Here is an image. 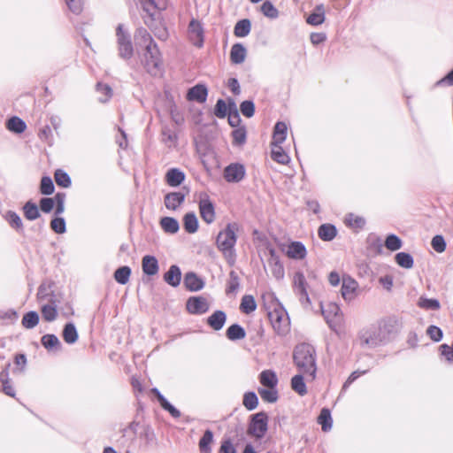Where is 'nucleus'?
Here are the masks:
<instances>
[{"label":"nucleus","mask_w":453,"mask_h":453,"mask_svg":"<svg viewBox=\"0 0 453 453\" xmlns=\"http://www.w3.org/2000/svg\"><path fill=\"white\" fill-rule=\"evenodd\" d=\"M134 40L138 47H144L142 62L147 72L153 75L159 73L163 65L162 56L150 34L140 27L135 31Z\"/></svg>","instance_id":"f257e3e1"},{"label":"nucleus","mask_w":453,"mask_h":453,"mask_svg":"<svg viewBox=\"0 0 453 453\" xmlns=\"http://www.w3.org/2000/svg\"><path fill=\"white\" fill-rule=\"evenodd\" d=\"M294 363L298 371L303 375L315 379L317 371L315 350L312 346L307 343L297 345L293 353Z\"/></svg>","instance_id":"f03ea898"},{"label":"nucleus","mask_w":453,"mask_h":453,"mask_svg":"<svg viewBox=\"0 0 453 453\" xmlns=\"http://www.w3.org/2000/svg\"><path fill=\"white\" fill-rule=\"evenodd\" d=\"M267 316L273 331L280 336H286L290 333L291 323L287 311L281 304L273 302L268 307Z\"/></svg>","instance_id":"7ed1b4c3"},{"label":"nucleus","mask_w":453,"mask_h":453,"mask_svg":"<svg viewBox=\"0 0 453 453\" xmlns=\"http://www.w3.org/2000/svg\"><path fill=\"white\" fill-rule=\"evenodd\" d=\"M237 230V224L229 223L217 236V247L225 257H229L230 258L234 257V247L237 239L235 233Z\"/></svg>","instance_id":"20e7f679"},{"label":"nucleus","mask_w":453,"mask_h":453,"mask_svg":"<svg viewBox=\"0 0 453 453\" xmlns=\"http://www.w3.org/2000/svg\"><path fill=\"white\" fill-rule=\"evenodd\" d=\"M37 300L41 306V313L42 319L47 322L54 321L58 317V300L56 295L51 293H44L42 288H40L37 293Z\"/></svg>","instance_id":"39448f33"},{"label":"nucleus","mask_w":453,"mask_h":453,"mask_svg":"<svg viewBox=\"0 0 453 453\" xmlns=\"http://www.w3.org/2000/svg\"><path fill=\"white\" fill-rule=\"evenodd\" d=\"M322 313L330 328L337 334L345 332L344 318L336 303H329L326 306H322Z\"/></svg>","instance_id":"423d86ee"},{"label":"nucleus","mask_w":453,"mask_h":453,"mask_svg":"<svg viewBox=\"0 0 453 453\" xmlns=\"http://www.w3.org/2000/svg\"><path fill=\"white\" fill-rule=\"evenodd\" d=\"M268 417L265 412H258L253 415L248 428V434L251 436L261 439L267 431Z\"/></svg>","instance_id":"0eeeda50"},{"label":"nucleus","mask_w":453,"mask_h":453,"mask_svg":"<svg viewBox=\"0 0 453 453\" xmlns=\"http://www.w3.org/2000/svg\"><path fill=\"white\" fill-rule=\"evenodd\" d=\"M119 56L130 58L134 54V48L130 37L124 33L123 26L119 25L116 30Z\"/></svg>","instance_id":"6e6552de"},{"label":"nucleus","mask_w":453,"mask_h":453,"mask_svg":"<svg viewBox=\"0 0 453 453\" xmlns=\"http://www.w3.org/2000/svg\"><path fill=\"white\" fill-rule=\"evenodd\" d=\"M188 36L193 45L197 48L203 47L204 42V31L199 20L192 19L189 22Z\"/></svg>","instance_id":"1a4fd4ad"},{"label":"nucleus","mask_w":453,"mask_h":453,"mask_svg":"<svg viewBox=\"0 0 453 453\" xmlns=\"http://www.w3.org/2000/svg\"><path fill=\"white\" fill-rule=\"evenodd\" d=\"M198 208L200 216L205 223L211 224L214 222L216 219L215 207L207 195L200 198Z\"/></svg>","instance_id":"9d476101"},{"label":"nucleus","mask_w":453,"mask_h":453,"mask_svg":"<svg viewBox=\"0 0 453 453\" xmlns=\"http://www.w3.org/2000/svg\"><path fill=\"white\" fill-rule=\"evenodd\" d=\"M142 10L153 19L159 12L167 8L168 0H139Z\"/></svg>","instance_id":"9b49d317"},{"label":"nucleus","mask_w":453,"mask_h":453,"mask_svg":"<svg viewBox=\"0 0 453 453\" xmlns=\"http://www.w3.org/2000/svg\"><path fill=\"white\" fill-rule=\"evenodd\" d=\"M286 256L291 259L301 260L305 258L307 250L301 242H291L285 246L283 250Z\"/></svg>","instance_id":"f8f14e48"},{"label":"nucleus","mask_w":453,"mask_h":453,"mask_svg":"<svg viewBox=\"0 0 453 453\" xmlns=\"http://www.w3.org/2000/svg\"><path fill=\"white\" fill-rule=\"evenodd\" d=\"M187 310L192 314H203L209 309L207 300L203 296H193L187 301Z\"/></svg>","instance_id":"ddd939ff"},{"label":"nucleus","mask_w":453,"mask_h":453,"mask_svg":"<svg viewBox=\"0 0 453 453\" xmlns=\"http://www.w3.org/2000/svg\"><path fill=\"white\" fill-rule=\"evenodd\" d=\"M245 170L240 164H231L224 170V178L228 182H238L243 179Z\"/></svg>","instance_id":"4468645a"},{"label":"nucleus","mask_w":453,"mask_h":453,"mask_svg":"<svg viewBox=\"0 0 453 453\" xmlns=\"http://www.w3.org/2000/svg\"><path fill=\"white\" fill-rule=\"evenodd\" d=\"M358 283L350 277H343L342 285V296L344 300L350 301L356 296Z\"/></svg>","instance_id":"2eb2a0df"},{"label":"nucleus","mask_w":453,"mask_h":453,"mask_svg":"<svg viewBox=\"0 0 453 453\" xmlns=\"http://www.w3.org/2000/svg\"><path fill=\"white\" fill-rule=\"evenodd\" d=\"M208 95L207 88L204 85L197 84L188 89L187 93V99L188 101H196L198 103H204Z\"/></svg>","instance_id":"dca6fc26"},{"label":"nucleus","mask_w":453,"mask_h":453,"mask_svg":"<svg viewBox=\"0 0 453 453\" xmlns=\"http://www.w3.org/2000/svg\"><path fill=\"white\" fill-rule=\"evenodd\" d=\"M185 195L181 192H170L165 196V205L168 210H177L184 202Z\"/></svg>","instance_id":"f3484780"},{"label":"nucleus","mask_w":453,"mask_h":453,"mask_svg":"<svg viewBox=\"0 0 453 453\" xmlns=\"http://www.w3.org/2000/svg\"><path fill=\"white\" fill-rule=\"evenodd\" d=\"M142 272L150 276L156 275L158 273V263L154 256H144L142 260Z\"/></svg>","instance_id":"a211bd4d"},{"label":"nucleus","mask_w":453,"mask_h":453,"mask_svg":"<svg viewBox=\"0 0 453 453\" xmlns=\"http://www.w3.org/2000/svg\"><path fill=\"white\" fill-rule=\"evenodd\" d=\"M0 383L2 385L1 391L8 396L15 397V389L12 384L8 368L0 372Z\"/></svg>","instance_id":"6ab92c4d"},{"label":"nucleus","mask_w":453,"mask_h":453,"mask_svg":"<svg viewBox=\"0 0 453 453\" xmlns=\"http://www.w3.org/2000/svg\"><path fill=\"white\" fill-rule=\"evenodd\" d=\"M226 320V315L222 311H216L207 319V324L215 331L220 330Z\"/></svg>","instance_id":"aec40b11"},{"label":"nucleus","mask_w":453,"mask_h":453,"mask_svg":"<svg viewBox=\"0 0 453 453\" xmlns=\"http://www.w3.org/2000/svg\"><path fill=\"white\" fill-rule=\"evenodd\" d=\"M307 281L303 273L296 272L293 276V287L295 290L302 296L308 297Z\"/></svg>","instance_id":"412c9836"},{"label":"nucleus","mask_w":453,"mask_h":453,"mask_svg":"<svg viewBox=\"0 0 453 453\" xmlns=\"http://www.w3.org/2000/svg\"><path fill=\"white\" fill-rule=\"evenodd\" d=\"M247 56V50L242 43H234L230 50V60L233 64H242Z\"/></svg>","instance_id":"4be33fe9"},{"label":"nucleus","mask_w":453,"mask_h":453,"mask_svg":"<svg viewBox=\"0 0 453 453\" xmlns=\"http://www.w3.org/2000/svg\"><path fill=\"white\" fill-rule=\"evenodd\" d=\"M288 127L285 122L279 121L273 128L272 144H281L287 137Z\"/></svg>","instance_id":"5701e85b"},{"label":"nucleus","mask_w":453,"mask_h":453,"mask_svg":"<svg viewBox=\"0 0 453 453\" xmlns=\"http://www.w3.org/2000/svg\"><path fill=\"white\" fill-rule=\"evenodd\" d=\"M185 180L183 172L177 168H172L165 174V181L170 187H177Z\"/></svg>","instance_id":"b1692460"},{"label":"nucleus","mask_w":453,"mask_h":453,"mask_svg":"<svg viewBox=\"0 0 453 453\" xmlns=\"http://www.w3.org/2000/svg\"><path fill=\"white\" fill-rule=\"evenodd\" d=\"M259 382L264 388H276L278 378L272 370H265L259 374Z\"/></svg>","instance_id":"393cba45"},{"label":"nucleus","mask_w":453,"mask_h":453,"mask_svg":"<svg viewBox=\"0 0 453 453\" xmlns=\"http://www.w3.org/2000/svg\"><path fill=\"white\" fill-rule=\"evenodd\" d=\"M271 157L273 160L281 165H287L289 162V157L280 144L271 143Z\"/></svg>","instance_id":"a878e982"},{"label":"nucleus","mask_w":453,"mask_h":453,"mask_svg":"<svg viewBox=\"0 0 453 453\" xmlns=\"http://www.w3.org/2000/svg\"><path fill=\"white\" fill-rule=\"evenodd\" d=\"M151 393L156 396L161 407L167 411L173 417L179 418L180 416V411L174 408L168 401L161 395L157 388H152Z\"/></svg>","instance_id":"bb28decb"},{"label":"nucleus","mask_w":453,"mask_h":453,"mask_svg":"<svg viewBox=\"0 0 453 453\" xmlns=\"http://www.w3.org/2000/svg\"><path fill=\"white\" fill-rule=\"evenodd\" d=\"M180 279L181 273L177 265H171L164 275L165 281L173 287H177L180 282Z\"/></svg>","instance_id":"cd10ccee"},{"label":"nucleus","mask_w":453,"mask_h":453,"mask_svg":"<svg viewBox=\"0 0 453 453\" xmlns=\"http://www.w3.org/2000/svg\"><path fill=\"white\" fill-rule=\"evenodd\" d=\"M344 223L347 226L354 230H360L365 226V219L360 215L349 213L344 218Z\"/></svg>","instance_id":"c85d7f7f"},{"label":"nucleus","mask_w":453,"mask_h":453,"mask_svg":"<svg viewBox=\"0 0 453 453\" xmlns=\"http://www.w3.org/2000/svg\"><path fill=\"white\" fill-rule=\"evenodd\" d=\"M184 285L190 291H197L203 288V282L194 273H188L184 277Z\"/></svg>","instance_id":"c756f323"},{"label":"nucleus","mask_w":453,"mask_h":453,"mask_svg":"<svg viewBox=\"0 0 453 453\" xmlns=\"http://www.w3.org/2000/svg\"><path fill=\"white\" fill-rule=\"evenodd\" d=\"M337 234V230L334 225L323 224L318 229L319 237L326 242L332 241Z\"/></svg>","instance_id":"7c9ffc66"},{"label":"nucleus","mask_w":453,"mask_h":453,"mask_svg":"<svg viewBox=\"0 0 453 453\" xmlns=\"http://www.w3.org/2000/svg\"><path fill=\"white\" fill-rule=\"evenodd\" d=\"M183 227L188 234H194L198 229V220L194 212H188L183 217Z\"/></svg>","instance_id":"2f4dec72"},{"label":"nucleus","mask_w":453,"mask_h":453,"mask_svg":"<svg viewBox=\"0 0 453 453\" xmlns=\"http://www.w3.org/2000/svg\"><path fill=\"white\" fill-rule=\"evenodd\" d=\"M251 29V23L250 19H243L242 20H239L234 28V35L236 37H245L247 36Z\"/></svg>","instance_id":"473e14b6"},{"label":"nucleus","mask_w":453,"mask_h":453,"mask_svg":"<svg viewBox=\"0 0 453 453\" xmlns=\"http://www.w3.org/2000/svg\"><path fill=\"white\" fill-rule=\"evenodd\" d=\"M332 422L330 411L326 408H323L318 417V423L321 426L322 431H329L332 428Z\"/></svg>","instance_id":"72a5a7b5"},{"label":"nucleus","mask_w":453,"mask_h":453,"mask_svg":"<svg viewBox=\"0 0 453 453\" xmlns=\"http://www.w3.org/2000/svg\"><path fill=\"white\" fill-rule=\"evenodd\" d=\"M64 341L68 344H73L78 340V332L73 323H68L65 326L63 334Z\"/></svg>","instance_id":"f704fd0d"},{"label":"nucleus","mask_w":453,"mask_h":453,"mask_svg":"<svg viewBox=\"0 0 453 453\" xmlns=\"http://www.w3.org/2000/svg\"><path fill=\"white\" fill-rule=\"evenodd\" d=\"M303 374L295 375L291 379V388L299 395H304L307 393V388L303 380Z\"/></svg>","instance_id":"c9c22d12"},{"label":"nucleus","mask_w":453,"mask_h":453,"mask_svg":"<svg viewBox=\"0 0 453 453\" xmlns=\"http://www.w3.org/2000/svg\"><path fill=\"white\" fill-rule=\"evenodd\" d=\"M257 309V303L253 296L245 295L242 298L240 310L245 314H250Z\"/></svg>","instance_id":"e433bc0d"},{"label":"nucleus","mask_w":453,"mask_h":453,"mask_svg":"<svg viewBox=\"0 0 453 453\" xmlns=\"http://www.w3.org/2000/svg\"><path fill=\"white\" fill-rule=\"evenodd\" d=\"M213 441V434L211 430H206L199 441V450L201 453H211V444Z\"/></svg>","instance_id":"4c0bfd02"},{"label":"nucleus","mask_w":453,"mask_h":453,"mask_svg":"<svg viewBox=\"0 0 453 453\" xmlns=\"http://www.w3.org/2000/svg\"><path fill=\"white\" fill-rule=\"evenodd\" d=\"M22 211L27 220H35L40 217L38 206L30 201L24 204Z\"/></svg>","instance_id":"58836bf2"},{"label":"nucleus","mask_w":453,"mask_h":453,"mask_svg":"<svg viewBox=\"0 0 453 453\" xmlns=\"http://www.w3.org/2000/svg\"><path fill=\"white\" fill-rule=\"evenodd\" d=\"M226 334V337L231 341L241 340L246 336L245 330L237 324L230 326L227 328Z\"/></svg>","instance_id":"ea45409f"},{"label":"nucleus","mask_w":453,"mask_h":453,"mask_svg":"<svg viewBox=\"0 0 453 453\" xmlns=\"http://www.w3.org/2000/svg\"><path fill=\"white\" fill-rule=\"evenodd\" d=\"M257 391L263 401L266 403H274L278 399L276 388H259Z\"/></svg>","instance_id":"a19ab883"},{"label":"nucleus","mask_w":453,"mask_h":453,"mask_svg":"<svg viewBox=\"0 0 453 453\" xmlns=\"http://www.w3.org/2000/svg\"><path fill=\"white\" fill-rule=\"evenodd\" d=\"M39 323V315L36 311H28L24 314L21 325L27 329H32L36 326Z\"/></svg>","instance_id":"79ce46f5"},{"label":"nucleus","mask_w":453,"mask_h":453,"mask_svg":"<svg viewBox=\"0 0 453 453\" xmlns=\"http://www.w3.org/2000/svg\"><path fill=\"white\" fill-rule=\"evenodd\" d=\"M160 225L165 232L170 234L177 233L180 228L178 221L171 217H165L161 219Z\"/></svg>","instance_id":"37998d69"},{"label":"nucleus","mask_w":453,"mask_h":453,"mask_svg":"<svg viewBox=\"0 0 453 453\" xmlns=\"http://www.w3.org/2000/svg\"><path fill=\"white\" fill-rule=\"evenodd\" d=\"M131 275V269L130 267L124 265L119 268H118L114 273V280L121 284L125 285L128 282L129 278Z\"/></svg>","instance_id":"c03bdc74"},{"label":"nucleus","mask_w":453,"mask_h":453,"mask_svg":"<svg viewBox=\"0 0 453 453\" xmlns=\"http://www.w3.org/2000/svg\"><path fill=\"white\" fill-rule=\"evenodd\" d=\"M396 264L403 268H411L413 266L412 257L406 252H399L395 257Z\"/></svg>","instance_id":"a18cd8bd"},{"label":"nucleus","mask_w":453,"mask_h":453,"mask_svg":"<svg viewBox=\"0 0 453 453\" xmlns=\"http://www.w3.org/2000/svg\"><path fill=\"white\" fill-rule=\"evenodd\" d=\"M7 128L10 131L20 134L25 131L26 124L25 122L18 117L11 118L6 124Z\"/></svg>","instance_id":"49530a36"},{"label":"nucleus","mask_w":453,"mask_h":453,"mask_svg":"<svg viewBox=\"0 0 453 453\" xmlns=\"http://www.w3.org/2000/svg\"><path fill=\"white\" fill-rule=\"evenodd\" d=\"M56 183L63 188H68L71 185V179L69 175L61 169H58L54 173Z\"/></svg>","instance_id":"de8ad7c7"},{"label":"nucleus","mask_w":453,"mask_h":453,"mask_svg":"<svg viewBox=\"0 0 453 453\" xmlns=\"http://www.w3.org/2000/svg\"><path fill=\"white\" fill-rule=\"evenodd\" d=\"M385 247L390 251H395L401 249L402 241L395 234H389L385 241Z\"/></svg>","instance_id":"09e8293b"},{"label":"nucleus","mask_w":453,"mask_h":453,"mask_svg":"<svg viewBox=\"0 0 453 453\" xmlns=\"http://www.w3.org/2000/svg\"><path fill=\"white\" fill-rule=\"evenodd\" d=\"M242 403L247 410L252 411L256 409L258 404L257 396L253 392L246 393L243 396Z\"/></svg>","instance_id":"8fccbe9b"},{"label":"nucleus","mask_w":453,"mask_h":453,"mask_svg":"<svg viewBox=\"0 0 453 453\" xmlns=\"http://www.w3.org/2000/svg\"><path fill=\"white\" fill-rule=\"evenodd\" d=\"M418 307L425 310H433L436 311L440 308V303L436 299H428V298H419L418 302Z\"/></svg>","instance_id":"3c124183"},{"label":"nucleus","mask_w":453,"mask_h":453,"mask_svg":"<svg viewBox=\"0 0 453 453\" xmlns=\"http://www.w3.org/2000/svg\"><path fill=\"white\" fill-rule=\"evenodd\" d=\"M233 144L241 146L246 142V129L239 127L232 132Z\"/></svg>","instance_id":"603ef678"},{"label":"nucleus","mask_w":453,"mask_h":453,"mask_svg":"<svg viewBox=\"0 0 453 453\" xmlns=\"http://www.w3.org/2000/svg\"><path fill=\"white\" fill-rule=\"evenodd\" d=\"M68 9L74 14H81L84 9L85 0H65Z\"/></svg>","instance_id":"864d4df0"},{"label":"nucleus","mask_w":453,"mask_h":453,"mask_svg":"<svg viewBox=\"0 0 453 453\" xmlns=\"http://www.w3.org/2000/svg\"><path fill=\"white\" fill-rule=\"evenodd\" d=\"M261 12L263 14L268 18L274 19L279 15L278 10L274 7V5L269 2L265 1L263 3L261 6Z\"/></svg>","instance_id":"5fc2aeb1"},{"label":"nucleus","mask_w":453,"mask_h":453,"mask_svg":"<svg viewBox=\"0 0 453 453\" xmlns=\"http://www.w3.org/2000/svg\"><path fill=\"white\" fill-rule=\"evenodd\" d=\"M40 191L42 195H51L54 192V184L50 177H42L40 184Z\"/></svg>","instance_id":"6e6d98bb"},{"label":"nucleus","mask_w":453,"mask_h":453,"mask_svg":"<svg viewBox=\"0 0 453 453\" xmlns=\"http://www.w3.org/2000/svg\"><path fill=\"white\" fill-rule=\"evenodd\" d=\"M42 344L44 348L50 349L58 347L60 342L54 334H45L42 337Z\"/></svg>","instance_id":"4d7b16f0"},{"label":"nucleus","mask_w":453,"mask_h":453,"mask_svg":"<svg viewBox=\"0 0 453 453\" xmlns=\"http://www.w3.org/2000/svg\"><path fill=\"white\" fill-rule=\"evenodd\" d=\"M7 220L12 227L17 230H22L23 223L20 217L13 211H9L7 213Z\"/></svg>","instance_id":"13d9d810"},{"label":"nucleus","mask_w":453,"mask_h":453,"mask_svg":"<svg viewBox=\"0 0 453 453\" xmlns=\"http://www.w3.org/2000/svg\"><path fill=\"white\" fill-rule=\"evenodd\" d=\"M50 228L57 234L65 232V222L63 218L56 217L50 221Z\"/></svg>","instance_id":"bf43d9fd"},{"label":"nucleus","mask_w":453,"mask_h":453,"mask_svg":"<svg viewBox=\"0 0 453 453\" xmlns=\"http://www.w3.org/2000/svg\"><path fill=\"white\" fill-rule=\"evenodd\" d=\"M431 245L433 249L439 253L443 252L446 249V242L441 235H435L432 239Z\"/></svg>","instance_id":"052dcab7"},{"label":"nucleus","mask_w":453,"mask_h":453,"mask_svg":"<svg viewBox=\"0 0 453 453\" xmlns=\"http://www.w3.org/2000/svg\"><path fill=\"white\" fill-rule=\"evenodd\" d=\"M241 112L247 118L254 115L255 105L251 101H243L240 106Z\"/></svg>","instance_id":"680f3d73"},{"label":"nucleus","mask_w":453,"mask_h":453,"mask_svg":"<svg viewBox=\"0 0 453 453\" xmlns=\"http://www.w3.org/2000/svg\"><path fill=\"white\" fill-rule=\"evenodd\" d=\"M325 20V15L324 12H313L309 15L306 21L308 24L312 26H319L321 25Z\"/></svg>","instance_id":"e2e57ef3"},{"label":"nucleus","mask_w":453,"mask_h":453,"mask_svg":"<svg viewBox=\"0 0 453 453\" xmlns=\"http://www.w3.org/2000/svg\"><path fill=\"white\" fill-rule=\"evenodd\" d=\"M54 206L55 200L52 198L45 197L40 200V209L45 213L50 212Z\"/></svg>","instance_id":"0e129e2a"},{"label":"nucleus","mask_w":453,"mask_h":453,"mask_svg":"<svg viewBox=\"0 0 453 453\" xmlns=\"http://www.w3.org/2000/svg\"><path fill=\"white\" fill-rule=\"evenodd\" d=\"M426 334L434 342H440L442 338L441 330L435 326H430L426 330Z\"/></svg>","instance_id":"69168bd1"},{"label":"nucleus","mask_w":453,"mask_h":453,"mask_svg":"<svg viewBox=\"0 0 453 453\" xmlns=\"http://www.w3.org/2000/svg\"><path fill=\"white\" fill-rule=\"evenodd\" d=\"M96 89L98 92L104 96V98L103 99L104 102L110 99L112 96L111 88L108 84L99 82L96 85Z\"/></svg>","instance_id":"338daca9"},{"label":"nucleus","mask_w":453,"mask_h":453,"mask_svg":"<svg viewBox=\"0 0 453 453\" xmlns=\"http://www.w3.org/2000/svg\"><path fill=\"white\" fill-rule=\"evenodd\" d=\"M227 106L224 100L219 99L215 105V115L219 118H224L226 115Z\"/></svg>","instance_id":"774afa93"}]
</instances>
